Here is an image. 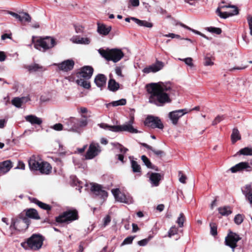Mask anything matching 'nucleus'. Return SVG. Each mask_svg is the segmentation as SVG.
Returning <instances> with one entry per match:
<instances>
[{"instance_id": "412c9836", "label": "nucleus", "mask_w": 252, "mask_h": 252, "mask_svg": "<svg viewBox=\"0 0 252 252\" xmlns=\"http://www.w3.org/2000/svg\"><path fill=\"white\" fill-rule=\"evenodd\" d=\"M78 119L75 118H71L67 120L65 125L67 126L66 129L68 131H76L77 129Z\"/></svg>"}, {"instance_id": "20e7f679", "label": "nucleus", "mask_w": 252, "mask_h": 252, "mask_svg": "<svg viewBox=\"0 0 252 252\" xmlns=\"http://www.w3.org/2000/svg\"><path fill=\"white\" fill-rule=\"evenodd\" d=\"M30 223L31 220L29 218L25 217L23 214H20L17 218L12 220L10 227L20 231H24L28 228Z\"/></svg>"}, {"instance_id": "dca6fc26", "label": "nucleus", "mask_w": 252, "mask_h": 252, "mask_svg": "<svg viewBox=\"0 0 252 252\" xmlns=\"http://www.w3.org/2000/svg\"><path fill=\"white\" fill-rule=\"evenodd\" d=\"M164 63L161 61H157L155 63L145 67L142 71L145 73H150L151 72L155 73L163 68Z\"/></svg>"}, {"instance_id": "6e6552de", "label": "nucleus", "mask_w": 252, "mask_h": 252, "mask_svg": "<svg viewBox=\"0 0 252 252\" xmlns=\"http://www.w3.org/2000/svg\"><path fill=\"white\" fill-rule=\"evenodd\" d=\"M133 118H132L128 123L125 124L122 126H116L112 127L114 132L127 131L131 133H137L138 131L134 128L132 124H133Z\"/></svg>"}, {"instance_id": "49530a36", "label": "nucleus", "mask_w": 252, "mask_h": 252, "mask_svg": "<svg viewBox=\"0 0 252 252\" xmlns=\"http://www.w3.org/2000/svg\"><path fill=\"white\" fill-rule=\"evenodd\" d=\"M141 159L143 161V162L145 163V165L149 168H152V163L151 161L149 160V159L145 156H142L141 157Z\"/></svg>"}, {"instance_id": "1a4fd4ad", "label": "nucleus", "mask_w": 252, "mask_h": 252, "mask_svg": "<svg viewBox=\"0 0 252 252\" xmlns=\"http://www.w3.org/2000/svg\"><path fill=\"white\" fill-rule=\"evenodd\" d=\"M111 191L115 199L118 201L126 204H130L133 202L132 198L130 196H126L121 192L119 189H113Z\"/></svg>"}, {"instance_id": "f257e3e1", "label": "nucleus", "mask_w": 252, "mask_h": 252, "mask_svg": "<svg viewBox=\"0 0 252 252\" xmlns=\"http://www.w3.org/2000/svg\"><path fill=\"white\" fill-rule=\"evenodd\" d=\"M149 94V102L157 106H163L172 101L171 97L175 95V90L170 82L152 83L146 85Z\"/></svg>"}, {"instance_id": "c756f323", "label": "nucleus", "mask_w": 252, "mask_h": 252, "mask_svg": "<svg viewBox=\"0 0 252 252\" xmlns=\"http://www.w3.org/2000/svg\"><path fill=\"white\" fill-rule=\"evenodd\" d=\"M111 30V26H106L105 25L98 24L97 26V32L101 35H106L109 34Z\"/></svg>"}, {"instance_id": "5701e85b", "label": "nucleus", "mask_w": 252, "mask_h": 252, "mask_svg": "<svg viewBox=\"0 0 252 252\" xmlns=\"http://www.w3.org/2000/svg\"><path fill=\"white\" fill-rule=\"evenodd\" d=\"M12 167V164L10 160H7L0 162V172L5 174Z\"/></svg>"}, {"instance_id": "8fccbe9b", "label": "nucleus", "mask_w": 252, "mask_h": 252, "mask_svg": "<svg viewBox=\"0 0 252 252\" xmlns=\"http://www.w3.org/2000/svg\"><path fill=\"white\" fill-rule=\"evenodd\" d=\"M210 228H211V234L215 236L217 234V227L215 223H211L210 224Z\"/></svg>"}, {"instance_id": "0e129e2a", "label": "nucleus", "mask_w": 252, "mask_h": 252, "mask_svg": "<svg viewBox=\"0 0 252 252\" xmlns=\"http://www.w3.org/2000/svg\"><path fill=\"white\" fill-rule=\"evenodd\" d=\"M149 241L147 239H144L138 242V244L141 246H144L147 245Z\"/></svg>"}, {"instance_id": "bf43d9fd", "label": "nucleus", "mask_w": 252, "mask_h": 252, "mask_svg": "<svg viewBox=\"0 0 252 252\" xmlns=\"http://www.w3.org/2000/svg\"><path fill=\"white\" fill-rule=\"evenodd\" d=\"M111 221V218L109 215H107L103 219V225L104 226L107 225Z\"/></svg>"}, {"instance_id": "79ce46f5", "label": "nucleus", "mask_w": 252, "mask_h": 252, "mask_svg": "<svg viewBox=\"0 0 252 252\" xmlns=\"http://www.w3.org/2000/svg\"><path fill=\"white\" fill-rule=\"evenodd\" d=\"M131 167L134 172H140L141 168L137 162L134 160L131 161Z\"/></svg>"}, {"instance_id": "c9c22d12", "label": "nucleus", "mask_w": 252, "mask_h": 252, "mask_svg": "<svg viewBox=\"0 0 252 252\" xmlns=\"http://www.w3.org/2000/svg\"><path fill=\"white\" fill-rule=\"evenodd\" d=\"M236 155L252 156V148L247 147L241 149L237 153Z\"/></svg>"}, {"instance_id": "a18cd8bd", "label": "nucleus", "mask_w": 252, "mask_h": 252, "mask_svg": "<svg viewBox=\"0 0 252 252\" xmlns=\"http://www.w3.org/2000/svg\"><path fill=\"white\" fill-rule=\"evenodd\" d=\"M184 220H185V217L184 216L183 214L180 213L179 217H178V218L177 220V221H176L180 227L183 226Z\"/></svg>"}, {"instance_id": "4be33fe9", "label": "nucleus", "mask_w": 252, "mask_h": 252, "mask_svg": "<svg viewBox=\"0 0 252 252\" xmlns=\"http://www.w3.org/2000/svg\"><path fill=\"white\" fill-rule=\"evenodd\" d=\"M25 119L26 121L29 122L32 125H40L42 123V119L38 118L35 115H27L25 117Z\"/></svg>"}, {"instance_id": "603ef678", "label": "nucleus", "mask_w": 252, "mask_h": 252, "mask_svg": "<svg viewBox=\"0 0 252 252\" xmlns=\"http://www.w3.org/2000/svg\"><path fill=\"white\" fill-rule=\"evenodd\" d=\"M178 228L175 226H172L170 228L168 231V236L171 237V236L175 235L177 233Z\"/></svg>"}, {"instance_id": "f8f14e48", "label": "nucleus", "mask_w": 252, "mask_h": 252, "mask_svg": "<svg viewBox=\"0 0 252 252\" xmlns=\"http://www.w3.org/2000/svg\"><path fill=\"white\" fill-rule=\"evenodd\" d=\"M145 125L152 128L162 129L163 125L159 118L153 116H149L145 121Z\"/></svg>"}, {"instance_id": "9d476101", "label": "nucleus", "mask_w": 252, "mask_h": 252, "mask_svg": "<svg viewBox=\"0 0 252 252\" xmlns=\"http://www.w3.org/2000/svg\"><path fill=\"white\" fill-rule=\"evenodd\" d=\"M241 239L240 236L232 232H230L227 236L225 237V243L226 245L230 247L233 252L234 251L235 248L237 247V243Z\"/></svg>"}, {"instance_id": "37998d69", "label": "nucleus", "mask_w": 252, "mask_h": 252, "mask_svg": "<svg viewBox=\"0 0 252 252\" xmlns=\"http://www.w3.org/2000/svg\"><path fill=\"white\" fill-rule=\"evenodd\" d=\"M207 30L210 32L217 34H220L221 33V30L219 28L210 27L207 28Z\"/></svg>"}, {"instance_id": "c85d7f7f", "label": "nucleus", "mask_w": 252, "mask_h": 252, "mask_svg": "<svg viewBox=\"0 0 252 252\" xmlns=\"http://www.w3.org/2000/svg\"><path fill=\"white\" fill-rule=\"evenodd\" d=\"M28 218H31L35 220H39L40 219V216L37 211L34 209H29L26 210V216Z\"/></svg>"}, {"instance_id": "6ab92c4d", "label": "nucleus", "mask_w": 252, "mask_h": 252, "mask_svg": "<svg viewBox=\"0 0 252 252\" xmlns=\"http://www.w3.org/2000/svg\"><path fill=\"white\" fill-rule=\"evenodd\" d=\"M56 65L59 69L63 71H68L72 69L74 65V62L72 60H67Z\"/></svg>"}, {"instance_id": "5fc2aeb1", "label": "nucleus", "mask_w": 252, "mask_h": 252, "mask_svg": "<svg viewBox=\"0 0 252 252\" xmlns=\"http://www.w3.org/2000/svg\"><path fill=\"white\" fill-rule=\"evenodd\" d=\"M134 239V237L130 236L126 238L124 241L123 242L122 245L130 244L132 243L133 240Z\"/></svg>"}, {"instance_id": "423d86ee", "label": "nucleus", "mask_w": 252, "mask_h": 252, "mask_svg": "<svg viewBox=\"0 0 252 252\" xmlns=\"http://www.w3.org/2000/svg\"><path fill=\"white\" fill-rule=\"evenodd\" d=\"M78 219V213L75 210H68L56 218L58 222H69Z\"/></svg>"}, {"instance_id": "7ed1b4c3", "label": "nucleus", "mask_w": 252, "mask_h": 252, "mask_svg": "<svg viewBox=\"0 0 252 252\" xmlns=\"http://www.w3.org/2000/svg\"><path fill=\"white\" fill-rule=\"evenodd\" d=\"M57 44V42L53 37L46 36L37 39L35 42V48L42 52L54 47Z\"/></svg>"}, {"instance_id": "a19ab883", "label": "nucleus", "mask_w": 252, "mask_h": 252, "mask_svg": "<svg viewBox=\"0 0 252 252\" xmlns=\"http://www.w3.org/2000/svg\"><path fill=\"white\" fill-rule=\"evenodd\" d=\"M84 118L80 120L78 119L77 122V128L79 127H84L88 124V121L86 118L85 116H83Z\"/></svg>"}, {"instance_id": "39448f33", "label": "nucleus", "mask_w": 252, "mask_h": 252, "mask_svg": "<svg viewBox=\"0 0 252 252\" xmlns=\"http://www.w3.org/2000/svg\"><path fill=\"white\" fill-rule=\"evenodd\" d=\"M100 54L108 61H112L115 63L119 61L124 56L121 50L119 49H100Z\"/></svg>"}, {"instance_id": "f03ea898", "label": "nucleus", "mask_w": 252, "mask_h": 252, "mask_svg": "<svg viewBox=\"0 0 252 252\" xmlns=\"http://www.w3.org/2000/svg\"><path fill=\"white\" fill-rule=\"evenodd\" d=\"M43 238L39 234H32L27 241L21 244V246L25 249H31L32 250H38L40 249L43 242Z\"/></svg>"}, {"instance_id": "ddd939ff", "label": "nucleus", "mask_w": 252, "mask_h": 252, "mask_svg": "<svg viewBox=\"0 0 252 252\" xmlns=\"http://www.w3.org/2000/svg\"><path fill=\"white\" fill-rule=\"evenodd\" d=\"M229 170L233 173L243 171L250 172L252 170V167L249 162L243 161L231 167Z\"/></svg>"}, {"instance_id": "4468645a", "label": "nucleus", "mask_w": 252, "mask_h": 252, "mask_svg": "<svg viewBox=\"0 0 252 252\" xmlns=\"http://www.w3.org/2000/svg\"><path fill=\"white\" fill-rule=\"evenodd\" d=\"M42 161V159L39 155H33L29 159V166L31 170L37 171Z\"/></svg>"}, {"instance_id": "e433bc0d", "label": "nucleus", "mask_w": 252, "mask_h": 252, "mask_svg": "<svg viewBox=\"0 0 252 252\" xmlns=\"http://www.w3.org/2000/svg\"><path fill=\"white\" fill-rule=\"evenodd\" d=\"M218 211L222 216H228L232 213L230 208L227 206L220 207Z\"/></svg>"}, {"instance_id": "774afa93", "label": "nucleus", "mask_w": 252, "mask_h": 252, "mask_svg": "<svg viewBox=\"0 0 252 252\" xmlns=\"http://www.w3.org/2000/svg\"><path fill=\"white\" fill-rule=\"evenodd\" d=\"M247 21L249 24V28H252V16L250 15L247 16Z\"/></svg>"}, {"instance_id": "ea45409f", "label": "nucleus", "mask_w": 252, "mask_h": 252, "mask_svg": "<svg viewBox=\"0 0 252 252\" xmlns=\"http://www.w3.org/2000/svg\"><path fill=\"white\" fill-rule=\"evenodd\" d=\"M126 99H124V98H122L119 100L113 101L110 104H109L108 105L111 104L113 106H120V105H124L126 104Z\"/></svg>"}, {"instance_id": "7c9ffc66", "label": "nucleus", "mask_w": 252, "mask_h": 252, "mask_svg": "<svg viewBox=\"0 0 252 252\" xmlns=\"http://www.w3.org/2000/svg\"><path fill=\"white\" fill-rule=\"evenodd\" d=\"M94 82L97 87L101 88L106 84V77L103 74H98L96 76Z\"/></svg>"}, {"instance_id": "2eb2a0df", "label": "nucleus", "mask_w": 252, "mask_h": 252, "mask_svg": "<svg viewBox=\"0 0 252 252\" xmlns=\"http://www.w3.org/2000/svg\"><path fill=\"white\" fill-rule=\"evenodd\" d=\"M91 191L95 195L99 196L101 198L103 199H106L107 197V192L102 189V187L97 184L92 183L91 184Z\"/></svg>"}, {"instance_id": "a878e982", "label": "nucleus", "mask_w": 252, "mask_h": 252, "mask_svg": "<svg viewBox=\"0 0 252 252\" xmlns=\"http://www.w3.org/2000/svg\"><path fill=\"white\" fill-rule=\"evenodd\" d=\"M110 79L108 83V88L109 90L112 92H116L119 90L120 85L112 77V75H109Z\"/></svg>"}, {"instance_id": "864d4df0", "label": "nucleus", "mask_w": 252, "mask_h": 252, "mask_svg": "<svg viewBox=\"0 0 252 252\" xmlns=\"http://www.w3.org/2000/svg\"><path fill=\"white\" fill-rule=\"evenodd\" d=\"M139 5V0H129L128 7H130V6L137 7Z\"/></svg>"}, {"instance_id": "473e14b6", "label": "nucleus", "mask_w": 252, "mask_h": 252, "mask_svg": "<svg viewBox=\"0 0 252 252\" xmlns=\"http://www.w3.org/2000/svg\"><path fill=\"white\" fill-rule=\"evenodd\" d=\"M28 69L30 72H36V71H43L45 70V68L37 63H33L29 65L27 67Z\"/></svg>"}, {"instance_id": "052dcab7", "label": "nucleus", "mask_w": 252, "mask_h": 252, "mask_svg": "<svg viewBox=\"0 0 252 252\" xmlns=\"http://www.w3.org/2000/svg\"><path fill=\"white\" fill-rule=\"evenodd\" d=\"M115 73L116 74L120 76V77H123V75L122 74V68L121 67H119V66H117L116 68H115Z\"/></svg>"}, {"instance_id": "bb28decb", "label": "nucleus", "mask_w": 252, "mask_h": 252, "mask_svg": "<svg viewBox=\"0 0 252 252\" xmlns=\"http://www.w3.org/2000/svg\"><path fill=\"white\" fill-rule=\"evenodd\" d=\"M71 41L76 44L88 45L91 42V40L88 37H81L78 36H73L71 38Z\"/></svg>"}, {"instance_id": "58836bf2", "label": "nucleus", "mask_w": 252, "mask_h": 252, "mask_svg": "<svg viewBox=\"0 0 252 252\" xmlns=\"http://www.w3.org/2000/svg\"><path fill=\"white\" fill-rule=\"evenodd\" d=\"M19 21L21 22H30L31 21V17L28 13L26 12H23L21 14V18Z\"/></svg>"}, {"instance_id": "680f3d73", "label": "nucleus", "mask_w": 252, "mask_h": 252, "mask_svg": "<svg viewBox=\"0 0 252 252\" xmlns=\"http://www.w3.org/2000/svg\"><path fill=\"white\" fill-rule=\"evenodd\" d=\"M220 8H232L233 9V10H236L237 11V12L239 13V10L237 8V7L235 5H230V4H228V5H223V6H221L220 7Z\"/></svg>"}, {"instance_id": "aec40b11", "label": "nucleus", "mask_w": 252, "mask_h": 252, "mask_svg": "<svg viewBox=\"0 0 252 252\" xmlns=\"http://www.w3.org/2000/svg\"><path fill=\"white\" fill-rule=\"evenodd\" d=\"M243 194L246 199L252 205V186L251 184H247L242 188Z\"/></svg>"}, {"instance_id": "e2e57ef3", "label": "nucleus", "mask_w": 252, "mask_h": 252, "mask_svg": "<svg viewBox=\"0 0 252 252\" xmlns=\"http://www.w3.org/2000/svg\"><path fill=\"white\" fill-rule=\"evenodd\" d=\"M118 148L119 149V151L121 153H122V154H125L128 151L127 149L124 147L122 145L118 144Z\"/></svg>"}, {"instance_id": "b1692460", "label": "nucleus", "mask_w": 252, "mask_h": 252, "mask_svg": "<svg viewBox=\"0 0 252 252\" xmlns=\"http://www.w3.org/2000/svg\"><path fill=\"white\" fill-rule=\"evenodd\" d=\"M220 9L221 8L220 7H218L217 9L216 12L217 14V15L219 17H220L221 18L226 19L229 17L234 16V15H237L238 14V12H237V11L236 10H232L231 12H222L220 11Z\"/></svg>"}, {"instance_id": "4d7b16f0", "label": "nucleus", "mask_w": 252, "mask_h": 252, "mask_svg": "<svg viewBox=\"0 0 252 252\" xmlns=\"http://www.w3.org/2000/svg\"><path fill=\"white\" fill-rule=\"evenodd\" d=\"M52 127L55 130L60 131L63 129V126L62 124L58 123L54 125Z\"/></svg>"}, {"instance_id": "09e8293b", "label": "nucleus", "mask_w": 252, "mask_h": 252, "mask_svg": "<svg viewBox=\"0 0 252 252\" xmlns=\"http://www.w3.org/2000/svg\"><path fill=\"white\" fill-rule=\"evenodd\" d=\"M224 117L223 115H218L212 122V125L215 126L220 123L221 121L224 120Z\"/></svg>"}, {"instance_id": "f704fd0d", "label": "nucleus", "mask_w": 252, "mask_h": 252, "mask_svg": "<svg viewBox=\"0 0 252 252\" xmlns=\"http://www.w3.org/2000/svg\"><path fill=\"white\" fill-rule=\"evenodd\" d=\"M88 80V79H85L83 78H80V79L76 80V83L78 85L82 86L85 89H89L91 85Z\"/></svg>"}, {"instance_id": "9b49d317", "label": "nucleus", "mask_w": 252, "mask_h": 252, "mask_svg": "<svg viewBox=\"0 0 252 252\" xmlns=\"http://www.w3.org/2000/svg\"><path fill=\"white\" fill-rule=\"evenodd\" d=\"M189 112L188 109H182L173 111L168 114V117L173 125H177L179 119Z\"/></svg>"}, {"instance_id": "338daca9", "label": "nucleus", "mask_w": 252, "mask_h": 252, "mask_svg": "<svg viewBox=\"0 0 252 252\" xmlns=\"http://www.w3.org/2000/svg\"><path fill=\"white\" fill-rule=\"evenodd\" d=\"M152 151L155 154L159 157H161L163 154V152L161 150H156L153 149V150Z\"/></svg>"}, {"instance_id": "cd10ccee", "label": "nucleus", "mask_w": 252, "mask_h": 252, "mask_svg": "<svg viewBox=\"0 0 252 252\" xmlns=\"http://www.w3.org/2000/svg\"><path fill=\"white\" fill-rule=\"evenodd\" d=\"M30 99L27 97H15L12 100L11 103L16 107L20 108L24 103L28 101Z\"/></svg>"}, {"instance_id": "f3484780", "label": "nucleus", "mask_w": 252, "mask_h": 252, "mask_svg": "<svg viewBox=\"0 0 252 252\" xmlns=\"http://www.w3.org/2000/svg\"><path fill=\"white\" fill-rule=\"evenodd\" d=\"M148 175L152 187H157L159 185V182L162 179L160 173L151 172L148 173Z\"/></svg>"}, {"instance_id": "13d9d810", "label": "nucleus", "mask_w": 252, "mask_h": 252, "mask_svg": "<svg viewBox=\"0 0 252 252\" xmlns=\"http://www.w3.org/2000/svg\"><path fill=\"white\" fill-rule=\"evenodd\" d=\"M75 31L77 33L83 32L84 30V27L81 25H75L74 26Z\"/></svg>"}, {"instance_id": "de8ad7c7", "label": "nucleus", "mask_w": 252, "mask_h": 252, "mask_svg": "<svg viewBox=\"0 0 252 252\" xmlns=\"http://www.w3.org/2000/svg\"><path fill=\"white\" fill-rule=\"evenodd\" d=\"M244 220V216L241 214L237 215L234 218V222L237 224H241Z\"/></svg>"}, {"instance_id": "69168bd1", "label": "nucleus", "mask_w": 252, "mask_h": 252, "mask_svg": "<svg viewBox=\"0 0 252 252\" xmlns=\"http://www.w3.org/2000/svg\"><path fill=\"white\" fill-rule=\"evenodd\" d=\"M204 64L206 66L212 65L213 64V63L209 58H206Z\"/></svg>"}, {"instance_id": "0eeeda50", "label": "nucleus", "mask_w": 252, "mask_h": 252, "mask_svg": "<svg viewBox=\"0 0 252 252\" xmlns=\"http://www.w3.org/2000/svg\"><path fill=\"white\" fill-rule=\"evenodd\" d=\"M101 152L100 147L98 143L92 142L85 155L87 159H91L97 156Z\"/></svg>"}, {"instance_id": "393cba45", "label": "nucleus", "mask_w": 252, "mask_h": 252, "mask_svg": "<svg viewBox=\"0 0 252 252\" xmlns=\"http://www.w3.org/2000/svg\"><path fill=\"white\" fill-rule=\"evenodd\" d=\"M51 169L52 167L50 164L46 161L42 160L37 171H39L42 174H48L51 172Z\"/></svg>"}, {"instance_id": "6e6d98bb", "label": "nucleus", "mask_w": 252, "mask_h": 252, "mask_svg": "<svg viewBox=\"0 0 252 252\" xmlns=\"http://www.w3.org/2000/svg\"><path fill=\"white\" fill-rule=\"evenodd\" d=\"M179 181L183 183H186V180L187 179V177L185 175H184L181 171L179 172Z\"/></svg>"}, {"instance_id": "c03bdc74", "label": "nucleus", "mask_w": 252, "mask_h": 252, "mask_svg": "<svg viewBox=\"0 0 252 252\" xmlns=\"http://www.w3.org/2000/svg\"><path fill=\"white\" fill-rule=\"evenodd\" d=\"M179 60L185 62V63L189 65V66L192 67L193 66V63H192V59L191 58H187L185 59H179Z\"/></svg>"}, {"instance_id": "3c124183", "label": "nucleus", "mask_w": 252, "mask_h": 252, "mask_svg": "<svg viewBox=\"0 0 252 252\" xmlns=\"http://www.w3.org/2000/svg\"><path fill=\"white\" fill-rule=\"evenodd\" d=\"M100 127L106 129H108L110 131H114V130H112V127L114 126H109L107 124L102 123L98 125Z\"/></svg>"}, {"instance_id": "a211bd4d", "label": "nucleus", "mask_w": 252, "mask_h": 252, "mask_svg": "<svg viewBox=\"0 0 252 252\" xmlns=\"http://www.w3.org/2000/svg\"><path fill=\"white\" fill-rule=\"evenodd\" d=\"M93 73V68L89 66H86L82 68L80 71L78 73V77L83 78L85 79H89Z\"/></svg>"}, {"instance_id": "2f4dec72", "label": "nucleus", "mask_w": 252, "mask_h": 252, "mask_svg": "<svg viewBox=\"0 0 252 252\" xmlns=\"http://www.w3.org/2000/svg\"><path fill=\"white\" fill-rule=\"evenodd\" d=\"M31 202L35 203L37 204L40 208L41 209L49 211L51 209V207L46 203H43L39 200H38L37 199L34 198H30Z\"/></svg>"}, {"instance_id": "4c0bfd02", "label": "nucleus", "mask_w": 252, "mask_h": 252, "mask_svg": "<svg viewBox=\"0 0 252 252\" xmlns=\"http://www.w3.org/2000/svg\"><path fill=\"white\" fill-rule=\"evenodd\" d=\"M231 136L232 142L233 143L241 138L238 130L235 128L233 129Z\"/></svg>"}, {"instance_id": "72a5a7b5", "label": "nucleus", "mask_w": 252, "mask_h": 252, "mask_svg": "<svg viewBox=\"0 0 252 252\" xmlns=\"http://www.w3.org/2000/svg\"><path fill=\"white\" fill-rule=\"evenodd\" d=\"M131 19L135 23L140 26H143L147 28H152L153 27V24L145 20H140L135 17H131Z\"/></svg>"}]
</instances>
